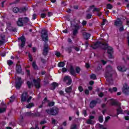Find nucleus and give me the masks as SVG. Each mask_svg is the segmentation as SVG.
Instances as JSON below:
<instances>
[{
    "mask_svg": "<svg viewBox=\"0 0 129 129\" xmlns=\"http://www.w3.org/2000/svg\"><path fill=\"white\" fill-rule=\"evenodd\" d=\"M102 48V50H107V53L108 54V57L109 59H112L113 56L112 54H113V48L112 47L108 46V44L106 42H101L100 41H97L93 45H91V47L94 50L97 49L100 47Z\"/></svg>",
    "mask_w": 129,
    "mask_h": 129,
    "instance_id": "1",
    "label": "nucleus"
},
{
    "mask_svg": "<svg viewBox=\"0 0 129 129\" xmlns=\"http://www.w3.org/2000/svg\"><path fill=\"white\" fill-rule=\"evenodd\" d=\"M106 73L105 75V77L106 78V81L107 82H110L112 81V74L111 72L112 71V67L110 65L107 66L106 68Z\"/></svg>",
    "mask_w": 129,
    "mask_h": 129,
    "instance_id": "2",
    "label": "nucleus"
},
{
    "mask_svg": "<svg viewBox=\"0 0 129 129\" xmlns=\"http://www.w3.org/2000/svg\"><path fill=\"white\" fill-rule=\"evenodd\" d=\"M45 111L48 114L55 116L59 113V108L56 107H53L52 108L46 109Z\"/></svg>",
    "mask_w": 129,
    "mask_h": 129,
    "instance_id": "3",
    "label": "nucleus"
},
{
    "mask_svg": "<svg viewBox=\"0 0 129 129\" xmlns=\"http://www.w3.org/2000/svg\"><path fill=\"white\" fill-rule=\"evenodd\" d=\"M69 72L71 75L72 76H75V74L77 73V74H79L80 73V71H81V69L79 67H76V69H74V67L73 66L71 65L70 66Z\"/></svg>",
    "mask_w": 129,
    "mask_h": 129,
    "instance_id": "4",
    "label": "nucleus"
},
{
    "mask_svg": "<svg viewBox=\"0 0 129 129\" xmlns=\"http://www.w3.org/2000/svg\"><path fill=\"white\" fill-rule=\"evenodd\" d=\"M42 41L44 42H48L49 41V37L48 36V31L46 29H42L41 30V36Z\"/></svg>",
    "mask_w": 129,
    "mask_h": 129,
    "instance_id": "5",
    "label": "nucleus"
},
{
    "mask_svg": "<svg viewBox=\"0 0 129 129\" xmlns=\"http://www.w3.org/2000/svg\"><path fill=\"white\" fill-rule=\"evenodd\" d=\"M24 84V80H22V78L18 77L17 81L15 82V87L17 89H20L22 86Z\"/></svg>",
    "mask_w": 129,
    "mask_h": 129,
    "instance_id": "6",
    "label": "nucleus"
},
{
    "mask_svg": "<svg viewBox=\"0 0 129 129\" xmlns=\"http://www.w3.org/2000/svg\"><path fill=\"white\" fill-rule=\"evenodd\" d=\"M49 50H50V48H49V44L45 42L44 45L43 51L42 52V55L46 57L48 53H49Z\"/></svg>",
    "mask_w": 129,
    "mask_h": 129,
    "instance_id": "7",
    "label": "nucleus"
},
{
    "mask_svg": "<svg viewBox=\"0 0 129 129\" xmlns=\"http://www.w3.org/2000/svg\"><path fill=\"white\" fill-rule=\"evenodd\" d=\"M101 103V101L100 100V99L97 98L96 100H93L90 102V108H93L95 106H96L97 103Z\"/></svg>",
    "mask_w": 129,
    "mask_h": 129,
    "instance_id": "8",
    "label": "nucleus"
},
{
    "mask_svg": "<svg viewBox=\"0 0 129 129\" xmlns=\"http://www.w3.org/2000/svg\"><path fill=\"white\" fill-rule=\"evenodd\" d=\"M122 92L125 95H129V87L127 84H124L122 88Z\"/></svg>",
    "mask_w": 129,
    "mask_h": 129,
    "instance_id": "9",
    "label": "nucleus"
},
{
    "mask_svg": "<svg viewBox=\"0 0 129 129\" xmlns=\"http://www.w3.org/2000/svg\"><path fill=\"white\" fill-rule=\"evenodd\" d=\"M29 97V94L27 92H24L21 95V101L22 102H26L27 101V99Z\"/></svg>",
    "mask_w": 129,
    "mask_h": 129,
    "instance_id": "10",
    "label": "nucleus"
},
{
    "mask_svg": "<svg viewBox=\"0 0 129 129\" xmlns=\"http://www.w3.org/2000/svg\"><path fill=\"white\" fill-rule=\"evenodd\" d=\"M122 25V21L119 18L117 19L114 22V26H115V27H121Z\"/></svg>",
    "mask_w": 129,
    "mask_h": 129,
    "instance_id": "11",
    "label": "nucleus"
},
{
    "mask_svg": "<svg viewBox=\"0 0 129 129\" xmlns=\"http://www.w3.org/2000/svg\"><path fill=\"white\" fill-rule=\"evenodd\" d=\"M40 81H41V79L40 78H38L37 80H33V82L35 84V86L36 88H41V84H40Z\"/></svg>",
    "mask_w": 129,
    "mask_h": 129,
    "instance_id": "12",
    "label": "nucleus"
},
{
    "mask_svg": "<svg viewBox=\"0 0 129 129\" xmlns=\"http://www.w3.org/2000/svg\"><path fill=\"white\" fill-rule=\"evenodd\" d=\"M18 40H21L22 43L20 45L21 48H24L26 45V38L24 36H21L18 38Z\"/></svg>",
    "mask_w": 129,
    "mask_h": 129,
    "instance_id": "13",
    "label": "nucleus"
},
{
    "mask_svg": "<svg viewBox=\"0 0 129 129\" xmlns=\"http://www.w3.org/2000/svg\"><path fill=\"white\" fill-rule=\"evenodd\" d=\"M67 80H68V82L67 83V85H71V83H72V79L69 76L64 77L63 81H67Z\"/></svg>",
    "mask_w": 129,
    "mask_h": 129,
    "instance_id": "14",
    "label": "nucleus"
},
{
    "mask_svg": "<svg viewBox=\"0 0 129 129\" xmlns=\"http://www.w3.org/2000/svg\"><path fill=\"white\" fill-rule=\"evenodd\" d=\"M16 70L17 73L21 74L22 73V66L21 64H17L16 67Z\"/></svg>",
    "mask_w": 129,
    "mask_h": 129,
    "instance_id": "15",
    "label": "nucleus"
},
{
    "mask_svg": "<svg viewBox=\"0 0 129 129\" xmlns=\"http://www.w3.org/2000/svg\"><path fill=\"white\" fill-rule=\"evenodd\" d=\"M17 26L19 27H23L24 26V22L23 21V18H19L18 21L17 22Z\"/></svg>",
    "mask_w": 129,
    "mask_h": 129,
    "instance_id": "16",
    "label": "nucleus"
},
{
    "mask_svg": "<svg viewBox=\"0 0 129 129\" xmlns=\"http://www.w3.org/2000/svg\"><path fill=\"white\" fill-rule=\"evenodd\" d=\"M117 70H118V71H119L120 72H125V71H126V68H125L124 66H118L117 67Z\"/></svg>",
    "mask_w": 129,
    "mask_h": 129,
    "instance_id": "17",
    "label": "nucleus"
},
{
    "mask_svg": "<svg viewBox=\"0 0 129 129\" xmlns=\"http://www.w3.org/2000/svg\"><path fill=\"white\" fill-rule=\"evenodd\" d=\"M1 40H0V47L1 46H3V45L5 44L6 42V36L5 35L1 36Z\"/></svg>",
    "mask_w": 129,
    "mask_h": 129,
    "instance_id": "18",
    "label": "nucleus"
},
{
    "mask_svg": "<svg viewBox=\"0 0 129 129\" xmlns=\"http://www.w3.org/2000/svg\"><path fill=\"white\" fill-rule=\"evenodd\" d=\"M116 112L117 115H118V114H123L122 109H121L120 106H119L118 108L116 109Z\"/></svg>",
    "mask_w": 129,
    "mask_h": 129,
    "instance_id": "19",
    "label": "nucleus"
},
{
    "mask_svg": "<svg viewBox=\"0 0 129 129\" xmlns=\"http://www.w3.org/2000/svg\"><path fill=\"white\" fill-rule=\"evenodd\" d=\"M83 36L85 40H88L90 38V34L87 32H83Z\"/></svg>",
    "mask_w": 129,
    "mask_h": 129,
    "instance_id": "20",
    "label": "nucleus"
},
{
    "mask_svg": "<svg viewBox=\"0 0 129 129\" xmlns=\"http://www.w3.org/2000/svg\"><path fill=\"white\" fill-rule=\"evenodd\" d=\"M26 84L29 89H31V88H32L33 87V86H34V84H33V82H32L30 81H28L26 82Z\"/></svg>",
    "mask_w": 129,
    "mask_h": 129,
    "instance_id": "21",
    "label": "nucleus"
},
{
    "mask_svg": "<svg viewBox=\"0 0 129 129\" xmlns=\"http://www.w3.org/2000/svg\"><path fill=\"white\" fill-rule=\"evenodd\" d=\"M66 52H68L69 54H71L72 52V46H69L64 48Z\"/></svg>",
    "mask_w": 129,
    "mask_h": 129,
    "instance_id": "22",
    "label": "nucleus"
},
{
    "mask_svg": "<svg viewBox=\"0 0 129 129\" xmlns=\"http://www.w3.org/2000/svg\"><path fill=\"white\" fill-rule=\"evenodd\" d=\"M111 105L112 106H120L119 102H118L117 101H112L111 102Z\"/></svg>",
    "mask_w": 129,
    "mask_h": 129,
    "instance_id": "23",
    "label": "nucleus"
},
{
    "mask_svg": "<svg viewBox=\"0 0 129 129\" xmlns=\"http://www.w3.org/2000/svg\"><path fill=\"white\" fill-rule=\"evenodd\" d=\"M109 92L112 93V92H116L117 91V88L116 87H113L112 88H110L108 89Z\"/></svg>",
    "mask_w": 129,
    "mask_h": 129,
    "instance_id": "24",
    "label": "nucleus"
},
{
    "mask_svg": "<svg viewBox=\"0 0 129 129\" xmlns=\"http://www.w3.org/2000/svg\"><path fill=\"white\" fill-rule=\"evenodd\" d=\"M52 87L51 89L52 90H54V89H56V87H58L59 86V85H58V83L56 82H53L51 84Z\"/></svg>",
    "mask_w": 129,
    "mask_h": 129,
    "instance_id": "25",
    "label": "nucleus"
},
{
    "mask_svg": "<svg viewBox=\"0 0 129 129\" xmlns=\"http://www.w3.org/2000/svg\"><path fill=\"white\" fill-rule=\"evenodd\" d=\"M24 24H28L30 22V19L28 17L21 18Z\"/></svg>",
    "mask_w": 129,
    "mask_h": 129,
    "instance_id": "26",
    "label": "nucleus"
},
{
    "mask_svg": "<svg viewBox=\"0 0 129 129\" xmlns=\"http://www.w3.org/2000/svg\"><path fill=\"white\" fill-rule=\"evenodd\" d=\"M35 106V104L33 102H31L26 105V108L31 109L32 107Z\"/></svg>",
    "mask_w": 129,
    "mask_h": 129,
    "instance_id": "27",
    "label": "nucleus"
},
{
    "mask_svg": "<svg viewBox=\"0 0 129 129\" xmlns=\"http://www.w3.org/2000/svg\"><path fill=\"white\" fill-rule=\"evenodd\" d=\"M57 66L60 68H62L65 66V62H64V61L59 62L58 63Z\"/></svg>",
    "mask_w": 129,
    "mask_h": 129,
    "instance_id": "28",
    "label": "nucleus"
},
{
    "mask_svg": "<svg viewBox=\"0 0 129 129\" xmlns=\"http://www.w3.org/2000/svg\"><path fill=\"white\" fill-rule=\"evenodd\" d=\"M13 12L15 13V14H18V13H20V9L18 7H14L13 9Z\"/></svg>",
    "mask_w": 129,
    "mask_h": 129,
    "instance_id": "29",
    "label": "nucleus"
},
{
    "mask_svg": "<svg viewBox=\"0 0 129 129\" xmlns=\"http://www.w3.org/2000/svg\"><path fill=\"white\" fill-rule=\"evenodd\" d=\"M71 91H72V86H70V87L65 89V92L67 93H70V92H71Z\"/></svg>",
    "mask_w": 129,
    "mask_h": 129,
    "instance_id": "30",
    "label": "nucleus"
},
{
    "mask_svg": "<svg viewBox=\"0 0 129 129\" xmlns=\"http://www.w3.org/2000/svg\"><path fill=\"white\" fill-rule=\"evenodd\" d=\"M28 10V8L26 7H23L19 9L20 13H25V12Z\"/></svg>",
    "mask_w": 129,
    "mask_h": 129,
    "instance_id": "31",
    "label": "nucleus"
},
{
    "mask_svg": "<svg viewBox=\"0 0 129 129\" xmlns=\"http://www.w3.org/2000/svg\"><path fill=\"white\" fill-rule=\"evenodd\" d=\"M32 67L33 69L35 70H38V66H37V64L36 63V61H33L32 62Z\"/></svg>",
    "mask_w": 129,
    "mask_h": 129,
    "instance_id": "32",
    "label": "nucleus"
},
{
    "mask_svg": "<svg viewBox=\"0 0 129 129\" xmlns=\"http://www.w3.org/2000/svg\"><path fill=\"white\" fill-rule=\"evenodd\" d=\"M40 59L41 60L42 64H46V63H47V61H48V60L45 59V58H43L42 56L40 57Z\"/></svg>",
    "mask_w": 129,
    "mask_h": 129,
    "instance_id": "33",
    "label": "nucleus"
},
{
    "mask_svg": "<svg viewBox=\"0 0 129 129\" xmlns=\"http://www.w3.org/2000/svg\"><path fill=\"white\" fill-rule=\"evenodd\" d=\"M75 29L74 30H77L78 31L79 29H80V26L78 23H76L75 25H74Z\"/></svg>",
    "mask_w": 129,
    "mask_h": 129,
    "instance_id": "34",
    "label": "nucleus"
},
{
    "mask_svg": "<svg viewBox=\"0 0 129 129\" xmlns=\"http://www.w3.org/2000/svg\"><path fill=\"white\" fill-rule=\"evenodd\" d=\"M98 120L99 122L102 123L103 122V115H100L98 117Z\"/></svg>",
    "mask_w": 129,
    "mask_h": 129,
    "instance_id": "35",
    "label": "nucleus"
},
{
    "mask_svg": "<svg viewBox=\"0 0 129 129\" xmlns=\"http://www.w3.org/2000/svg\"><path fill=\"white\" fill-rule=\"evenodd\" d=\"M7 64L9 66H12V65L14 64V62L12 61V60L9 59L7 60Z\"/></svg>",
    "mask_w": 129,
    "mask_h": 129,
    "instance_id": "36",
    "label": "nucleus"
},
{
    "mask_svg": "<svg viewBox=\"0 0 129 129\" xmlns=\"http://www.w3.org/2000/svg\"><path fill=\"white\" fill-rule=\"evenodd\" d=\"M91 79H93V80H95L96 79V75L94 74H92L90 76Z\"/></svg>",
    "mask_w": 129,
    "mask_h": 129,
    "instance_id": "37",
    "label": "nucleus"
},
{
    "mask_svg": "<svg viewBox=\"0 0 129 129\" xmlns=\"http://www.w3.org/2000/svg\"><path fill=\"white\" fill-rule=\"evenodd\" d=\"M55 105V102H50L48 103V106L49 107H51L52 106H54Z\"/></svg>",
    "mask_w": 129,
    "mask_h": 129,
    "instance_id": "38",
    "label": "nucleus"
},
{
    "mask_svg": "<svg viewBox=\"0 0 129 129\" xmlns=\"http://www.w3.org/2000/svg\"><path fill=\"white\" fill-rule=\"evenodd\" d=\"M10 98H11V100H10V102L11 103L14 102V101H15V99H16V97L13 95L10 97Z\"/></svg>",
    "mask_w": 129,
    "mask_h": 129,
    "instance_id": "39",
    "label": "nucleus"
},
{
    "mask_svg": "<svg viewBox=\"0 0 129 129\" xmlns=\"http://www.w3.org/2000/svg\"><path fill=\"white\" fill-rule=\"evenodd\" d=\"M6 110H7L6 108H0V113L6 112Z\"/></svg>",
    "mask_w": 129,
    "mask_h": 129,
    "instance_id": "40",
    "label": "nucleus"
},
{
    "mask_svg": "<svg viewBox=\"0 0 129 129\" xmlns=\"http://www.w3.org/2000/svg\"><path fill=\"white\" fill-rule=\"evenodd\" d=\"M78 34V30L76 29H74L73 31V36H76V35Z\"/></svg>",
    "mask_w": 129,
    "mask_h": 129,
    "instance_id": "41",
    "label": "nucleus"
},
{
    "mask_svg": "<svg viewBox=\"0 0 129 129\" xmlns=\"http://www.w3.org/2000/svg\"><path fill=\"white\" fill-rule=\"evenodd\" d=\"M33 115L34 116H36L37 117H39V116H41V114L39 112H37L36 113H34Z\"/></svg>",
    "mask_w": 129,
    "mask_h": 129,
    "instance_id": "42",
    "label": "nucleus"
},
{
    "mask_svg": "<svg viewBox=\"0 0 129 129\" xmlns=\"http://www.w3.org/2000/svg\"><path fill=\"white\" fill-rule=\"evenodd\" d=\"M92 17V14H87L86 15V19H87V20H90Z\"/></svg>",
    "mask_w": 129,
    "mask_h": 129,
    "instance_id": "43",
    "label": "nucleus"
},
{
    "mask_svg": "<svg viewBox=\"0 0 129 129\" xmlns=\"http://www.w3.org/2000/svg\"><path fill=\"white\" fill-rule=\"evenodd\" d=\"M28 57L29 58V61L30 62H33V57L32 56V55L31 53H28Z\"/></svg>",
    "mask_w": 129,
    "mask_h": 129,
    "instance_id": "44",
    "label": "nucleus"
},
{
    "mask_svg": "<svg viewBox=\"0 0 129 129\" xmlns=\"http://www.w3.org/2000/svg\"><path fill=\"white\" fill-rule=\"evenodd\" d=\"M112 8V5H111L110 4H107V9H108V10H111Z\"/></svg>",
    "mask_w": 129,
    "mask_h": 129,
    "instance_id": "45",
    "label": "nucleus"
},
{
    "mask_svg": "<svg viewBox=\"0 0 129 129\" xmlns=\"http://www.w3.org/2000/svg\"><path fill=\"white\" fill-rule=\"evenodd\" d=\"M40 17L42 18V19H45V17H47V14H46V13H42L40 15Z\"/></svg>",
    "mask_w": 129,
    "mask_h": 129,
    "instance_id": "46",
    "label": "nucleus"
},
{
    "mask_svg": "<svg viewBox=\"0 0 129 129\" xmlns=\"http://www.w3.org/2000/svg\"><path fill=\"white\" fill-rule=\"evenodd\" d=\"M100 11V9L99 8H94V9L93 10V12H97V13L99 12Z\"/></svg>",
    "mask_w": 129,
    "mask_h": 129,
    "instance_id": "47",
    "label": "nucleus"
},
{
    "mask_svg": "<svg viewBox=\"0 0 129 129\" xmlns=\"http://www.w3.org/2000/svg\"><path fill=\"white\" fill-rule=\"evenodd\" d=\"M78 90L80 92H82V91H83V87L82 86H79L78 87Z\"/></svg>",
    "mask_w": 129,
    "mask_h": 129,
    "instance_id": "48",
    "label": "nucleus"
},
{
    "mask_svg": "<svg viewBox=\"0 0 129 129\" xmlns=\"http://www.w3.org/2000/svg\"><path fill=\"white\" fill-rule=\"evenodd\" d=\"M76 128H77V125H76V124L72 125V126H71V129H76Z\"/></svg>",
    "mask_w": 129,
    "mask_h": 129,
    "instance_id": "49",
    "label": "nucleus"
},
{
    "mask_svg": "<svg viewBox=\"0 0 129 129\" xmlns=\"http://www.w3.org/2000/svg\"><path fill=\"white\" fill-rule=\"evenodd\" d=\"M36 19H37V14H34L32 15V20L34 21V20H36Z\"/></svg>",
    "mask_w": 129,
    "mask_h": 129,
    "instance_id": "50",
    "label": "nucleus"
},
{
    "mask_svg": "<svg viewBox=\"0 0 129 129\" xmlns=\"http://www.w3.org/2000/svg\"><path fill=\"white\" fill-rule=\"evenodd\" d=\"M83 114L84 115V116L86 117L87 116V112L86 110H83Z\"/></svg>",
    "mask_w": 129,
    "mask_h": 129,
    "instance_id": "51",
    "label": "nucleus"
},
{
    "mask_svg": "<svg viewBox=\"0 0 129 129\" xmlns=\"http://www.w3.org/2000/svg\"><path fill=\"white\" fill-rule=\"evenodd\" d=\"M110 119V117L109 116H107L105 118V122H107V121H108V120H109Z\"/></svg>",
    "mask_w": 129,
    "mask_h": 129,
    "instance_id": "52",
    "label": "nucleus"
},
{
    "mask_svg": "<svg viewBox=\"0 0 129 129\" xmlns=\"http://www.w3.org/2000/svg\"><path fill=\"white\" fill-rule=\"evenodd\" d=\"M55 56H56V57H60L61 53L59 52L56 51L55 52Z\"/></svg>",
    "mask_w": 129,
    "mask_h": 129,
    "instance_id": "53",
    "label": "nucleus"
},
{
    "mask_svg": "<svg viewBox=\"0 0 129 129\" xmlns=\"http://www.w3.org/2000/svg\"><path fill=\"white\" fill-rule=\"evenodd\" d=\"M47 16H48V18H50V17H52V16H53V13H52L51 12H48Z\"/></svg>",
    "mask_w": 129,
    "mask_h": 129,
    "instance_id": "54",
    "label": "nucleus"
},
{
    "mask_svg": "<svg viewBox=\"0 0 129 129\" xmlns=\"http://www.w3.org/2000/svg\"><path fill=\"white\" fill-rule=\"evenodd\" d=\"M45 123H47V121L46 120H42L40 122V124H41V125L43 124H45Z\"/></svg>",
    "mask_w": 129,
    "mask_h": 129,
    "instance_id": "55",
    "label": "nucleus"
},
{
    "mask_svg": "<svg viewBox=\"0 0 129 129\" xmlns=\"http://www.w3.org/2000/svg\"><path fill=\"white\" fill-rule=\"evenodd\" d=\"M98 95L99 97L102 98L103 97V96L104 95V94H103V93L100 92L99 94H98Z\"/></svg>",
    "mask_w": 129,
    "mask_h": 129,
    "instance_id": "56",
    "label": "nucleus"
},
{
    "mask_svg": "<svg viewBox=\"0 0 129 129\" xmlns=\"http://www.w3.org/2000/svg\"><path fill=\"white\" fill-rule=\"evenodd\" d=\"M25 115L27 116H31V115H32V113L30 112H27L25 113Z\"/></svg>",
    "mask_w": 129,
    "mask_h": 129,
    "instance_id": "57",
    "label": "nucleus"
},
{
    "mask_svg": "<svg viewBox=\"0 0 129 129\" xmlns=\"http://www.w3.org/2000/svg\"><path fill=\"white\" fill-rule=\"evenodd\" d=\"M74 49H75V50L77 51V52H79V51H80V48L78 47H74Z\"/></svg>",
    "mask_w": 129,
    "mask_h": 129,
    "instance_id": "58",
    "label": "nucleus"
},
{
    "mask_svg": "<svg viewBox=\"0 0 129 129\" xmlns=\"http://www.w3.org/2000/svg\"><path fill=\"white\" fill-rule=\"evenodd\" d=\"M31 100H32L31 96L29 97V98L27 99L26 101L29 103V102H31Z\"/></svg>",
    "mask_w": 129,
    "mask_h": 129,
    "instance_id": "59",
    "label": "nucleus"
},
{
    "mask_svg": "<svg viewBox=\"0 0 129 129\" xmlns=\"http://www.w3.org/2000/svg\"><path fill=\"white\" fill-rule=\"evenodd\" d=\"M67 69L66 68H62V72L63 73H65V72H67Z\"/></svg>",
    "mask_w": 129,
    "mask_h": 129,
    "instance_id": "60",
    "label": "nucleus"
},
{
    "mask_svg": "<svg viewBox=\"0 0 129 129\" xmlns=\"http://www.w3.org/2000/svg\"><path fill=\"white\" fill-rule=\"evenodd\" d=\"M86 24H87V22L86 21H83L82 23V26H86Z\"/></svg>",
    "mask_w": 129,
    "mask_h": 129,
    "instance_id": "61",
    "label": "nucleus"
},
{
    "mask_svg": "<svg viewBox=\"0 0 129 129\" xmlns=\"http://www.w3.org/2000/svg\"><path fill=\"white\" fill-rule=\"evenodd\" d=\"M123 30H124V28H123V26L120 27L119 29V32H122V31H123Z\"/></svg>",
    "mask_w": 129,
    "mask_h": 129,
    "instance_id": "62",
    "label": "nucleus"
},
{
    "mask_svg": "<svg viewBox=\"0 0 129 129\" xmlns=\"http://www.w3.org/2000/svg\"><path fill=\"white\" fill-rule=\"evenodd\" d=\"M92 121V120H91L90 119H89L87 120V122L88 124H91Z\"/></svg>",
    "mask_w": 129,
    "mask_h": 129,
    "instance_id": "63",
    "label": "nucleus"
},
{
    "mask_svg": "<svg viewBox=\"0 0 129 129\" xmlns=\"http://www.w3.org/2000/svg\"><path fill=\"white\" fill-rule=\"evenodd\" d=\"M85 93L87 95H88V94H89V91L87 89L85 90Z\"/></svg>",
    "mask_w": 129,
    "mask_h": 129,
    "instance_id": "64",
    "label": "nucleus"
}]
</instances>
